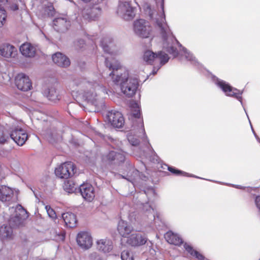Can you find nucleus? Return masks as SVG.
<instances>
[{"label": "nucleus", "instance_id": "obj_1", "mask_svg": "<svg viewBox=\"0 0 260 260\" xmlns=\"http://www.w3.org/2000/svg\"><path fill=\"white\" fill-rule=\"evenodd\" d=\"M101 46L105 53V65L110 71L109 76L115 84H119L121 92L126 96H133L139 86L137 78L129 76L128 70L122 67L119 62L115 59V56L118 54L115 46L110 37H105L101 41Z\"/></svg>", "mask_w": 260, "mask_h": 260}, {"label": "nucleus", "instance_id": "obj_2", "mask_svg": "<svg viewBox=\"0 0 260 260\" xmlns=\"http://www.w3.org/2000/svg\"><path fill=\"white\" fill-rule=\"evenodd\" d=\"M161 7L162 14L160 16V20L157 19L156 22L162 39L163 48L175 57H177L179 54L181 55H184L187 60L191 61L192 63H196L197 61L192 54L182 46L173 36L168 24L165 22L164 0H162Z\"/></svg>", "mask_w": 260, "mask_h": 260}, {"label": "nucleus", "instance_id": "obj_3", "mask_svg": "<svg viewBox=\"0 0 260 260\" xmlns=\"http://www.w3.org/2000/svg\"><path fill=\"white\" fill-rule=\"evenodd\" d=\"M103 81L98 80L86 81L85 80H75L74 83L77 85H83L85 89L84 90L83 96L87 102L95 107L103 104L101 96L108 94L107 89L103 85Z\"/></svg>", "mask_w": 260, "mask_h": 260}, {"label": "nucleus", "instance_id": "obj_4", "mask_svg": "<svg viewBox=\"0 0 260 260\" xmlns=\"http://www.w3.org/2000/svg\"><path fill=\"white\" fill-rule=\"evenodd\" d=\"M11 214L9 219V226H1V240H10L13 238L12 228L19 226L22 223V218L24 214H27L26 210L20 205H17L15 207L9 208Z\"/></svg>", "mask_w": 260, "mask_h": 260}, {"label": "nucleus", "instance_id": "obj_5", "mask_svg": "<svg viewBox=\"0 0 260 260\" xmlns=\"http://www.w3.org/2000/svg\"><path fill=\"white\" fill-rule=\"evenodd\" d=\"M28 139V135L26 131L21 128H15L10 131L5 128L2 130L1 135V144L9 143L13 140L18 145L22 146Z\"/></svg>", "mask_w": 260, "mask_h": 260}, {"label": "nucleus", "instance_id": "obj_6", "mask_svg": "<svg viewBox=\"0 0 260 260\" xmlns=\"http://www.w3.org/2000/svg\"><path fill=\"white\" fill-rule=\"evenodd\" d=\"M135 35L141 38H148L151 36L152 27L150 23L143 19H139L133 23Z\"/></svg>", "mask_w": 260, "mask_h": 260}, {"label": "nucleus", "instance_id": "obj_7", "mask_svg": "<svg viewBox=\"0 0 260 260\" xmlns=\"http://www.w3.org/2000/svg\"><path fill=\"white\" fill-rule=\"evenodd\" d=\"M76 171L77 169L74 163L68 161L56 168L55 174L59 178L67 179L74 176Z\"/></svg>", "mask_w": 260, "mask_h": 260}, {"label": "nucleus", "instance_id": "obj_8", "mask_svg": "<svg viewBox=\"0 0 260 260\" xmlns=\"http://www.w3.org/2000/svg\"><path fill=\"white\" fill-rule=\"evenodd\" d=\"M169 59L168 55L162 51L156 54L152 51L147 50L143 55V60L148 64L159 62L161 65H164L168 61Z\"/></svg>", "mask_w": 260, "mask_h": 260}, {"label": "nucleus", "instance_id": "obj_9", "mask_svg": "<svg viewBox=\"0 0 260 260\" xmlns=\"http://www.w3.org/2000/svg\"><path fill=\"white\" fill-rule=\"evenodd\" d=\"M216 84L222 89L226 95L236 98L242 104L241 95L242 91H240L237 88H234L226 82L217 79L215 81Z\"/></svg>", "mask_w": 260, "mask_h": 260}, {"label": "nucleus", "instance_id": "obj_10", "mask_svg": "<svg viewBox=\"0 0 260 260\" xmlns=\"http://www.w3.org/2000/svg\"><path fill=\"white\" fill-rule=\"evenodd\" d=\"M117 14L126 20H130L135 16V9L132 7L128 2H124L119 3L117 10Z\"/></svg>", "mask_w": 260, "mask_h": 260}, {"label": "nucleus", "instance_id": "obj_11", "mask_svg": "<svg viewBox=\"0 0 260 260\" xmlns=\"http://www.w3.org/2000/svg\"><path fill=\"white\" fill-rule=\"evenodd\" d=\"M102 12V8L98 5H95L92 7H85L82 11V15L86 20H94L101 15Z\"/></svg>", "mask_w": 260, "mask_h": 260}, {"label": "nucleus", "instance_id": "obj_12", "mask_svg": "<svg viewBox=\"0 0 260 260\" xmlns=\"http://www.w3.org/2000/svg\"><path fill=\"white\" fill-rule=\"evenodd\" d=\"M15 84L20 90L26 91L31 89L32 84L28 76L23 73L18 74L15 77Z\"/></svg>", "mask_w": 260, "mask_h": 260}, {"label": "nucleus", "instance_id": "obj_13", "mask_svg": "<svg viewBox=\"0 0 260 260\" xmlns=\"http://www.w3.org/2000/svg\"><path fill=\"white\" fill-rule=\"evenodd\" d=\"M107 118L111 125L115 127H121L124 123L122 114L117 111H109L107 114Z\"/></svg>", "mask_w": 260, "mask_h": 260}, {"label": "nucleus", "instance_id": "obj_14", "mask_svg": "<svg viewBox=\"0 0 260 260\" xmlns=\"http://www.w3.org/2000/svg\"><path fill=\"white\" fill-rule=\"evenodd\" d=\"M77 242L80 247L87 249L92 245V239L90 233L87 232H81L77 236Z\"/></svg>", "mask_w": 260, "mask_h": 260}, {"label": "nucleus", "instance_id": "obj_15", "mask_svg": "<svg viewBox=\"0 0 260 260\" xmlns=\"http://www.w3.org/2000/svg\"><path fill=\"white\" fill-rule=\"evenodd\" d=\"M79 190L82 197L89 202L92 201L95 196L93 186L88 183H83L79 187Z\"/></svg>", "mask_w": 260, "mask_h": 260}, {"label": "nucleus", "instance_id": "obj_16", "mask_svg": "<svg viewBox=\"0 0 260 260\" xmlns=\"http://www.w3.org/2000/svg\"><path fill=\"white\" fill-rule=\"evenodd\" d=\"M147 238L139 233H134L127 237L126 243L132 246H139L146 243Z\"/></svg>", "mask_w": 260, "mask_h": 260}, {"label": "nucleus", "instance_id": "obj_17", "mask_svg": "<svg viewBox=\"0 0 260 260\" xmlns=\"http://www.w3.org/2000/svg\"><path fill=\"white\" fill-rule=\"evenodd\" d=\"M15 200L11 188L6 186H1V202H6L9 205L15 202Z\"/></svg>", "mask_w": 260, "mask_h": 260}, {"label": "nucleus", "instance_id": "obj_18", "mask_svg": "<svg viewBox=\"0 0 260 260\" xmlns=\"http://www.w3.org/2000/svg\"><path fill=\"white\" fill-rule=\"evenodd\" d=\"M53 27L57 31L64 32L68 29L70 25V21L66 18H57L54 19L53 21Z\"/></svg>", "mask_w": 260, "mask_h": 260}, {"label": "nucleus", "instance_id": "obj_19", "mask_svg": "<svg viewBox=\"0 0 260 260\" xmlns=\"http://www.w3.org/2000/svg\"><path fill=\"white\" fill-rule=\"evenodd\" d=\"M52 60L55 64L61 67L66 68L70 64L69 59L60 52H57L53 54Z\"/></svg>", "mask_w": 260, "mask_h": 260}, {"label": "nucleus", "instance_id": "obj_20", "mask_svg": "<svg viewBox=\"0 0 260 260\" xmlns=\"http://www.w3.org/2000/svg\"><path fill=\"white\" fill-rule=\"evenodd\" d=\"M20 51L22 54L26 57H34L36 53V48L29 43H25L20 47Z\"/></svg>", "mask_w": 260, "mask_h": 260}, {"label": "nucleus", "instance_id": "obj_21", "mask_svg": "<svg viewBox=\"0 0 260 260\" xmlns=\"http://www.w3.org/2000/svg\"><path fill=\"white\" fill-rule=\"evenodd\" d=\"M117 230L123 237H126L133 231V228L127 222L120 220L118 224Z\"/></svg>", "mask_w": 260, "mask_h": 260}, {"label": "nucleus", "instance_id": "obj_22", "mask_svg": "<svg viewBox=\"0 0 260 260\" xmlns=\"http://www.w3.org/2000/svg\"><path fill=\"white\" fill-rule=\"evenodd\" d=\"M98 248L99 250L107 253L110 252L113 248L112 242L109 239H101L96 242Z\"/></svg>", "mask_w": 260, "mask_h": 260}, {"label": "nucleus", "instance_id": "obj_23", "mask_svg": "<svg viewBox=\"0 0 260 260\" xmlns=\"http://www.w3.org/2000/svg\"><path fill=\"white\" fill-rule=\"evenodd\" d=\"M62 217L67 226L72 228L76 226L77 218L74 213L71 212L63 213Z\"/></svg>", "mask_w": 260, "mask_h": 260}, {"label": "nucleus", "instance_id": "obj_24", "mask_svg": "<svg viewBox=\"0 0 260 260\" xmlns=\"http://www.w3.org/2000/svg\"><path fill=\"white\" fill-rule=\"evenodd\" d=\"M125 152L122 150L112 151L109 152L108 158L109 160L115 161L116 162H123L125 158Z\"/></svg>", "mask_w": 260, "mask_h": 260}, {"label": "nucleus", "instance_id": "obj_25", "mask_svg": "<svg viewBox=\"0 0 260 260\" xmlns=\"http://www.w3.org/2000/svg\"><path fill=\"white\" fill-rule=\"evenodd\" d=\"M44 94L47 96L49 100L53 102L59 101L61 96L54 87H51L44 91Z\"/></svg>", "mask_w": 260, "mask_h": 260}, {"label": "nucleus", "instance_id": "obj_26", "mask_svg": "<svg viewBox=\"0 0 260 260\" xmlns=\"http://www.w3.org/2000/svg\"><path fill=\"white\" fill-rule=\"evenodd\" d=\"M165 238L167 241L171 244L179 245L182 243V240L179 236L171 231L166 233Z\"/></svg>", "mask_w": 260, "mask_h": 260}, {"label": "nucleus", "instance_id": "obj_27", "mask_svg": "<svg viewBox=\"0 0 260 260\" xmlns=\"http://www.w3.org/2000/svg\"><path fill=\"white\" fill-rule=\"evenodd\" d=\"M16 50L12 45L8 44H4L1 46V56L5 57H10L15 54Z\"/></svg>", "mask_w": 260, "mask_h": 260}, {"label": "nucleus", "instance_id": "obj_28", "mask_svg": "<svg viewBox=\"0 0 260 260\" xmlns=\"http://www.w3.org/2000/svg\"><path fill=\"white\" fill-rule=\"evenodd\" d=\"M77 186L73 181L68 180L64 182L63 188L68 193H73L76 191Z\"/></svg>", "mask_w": 260, "mask_h": 260}, {"label": "nucleus", "instance_id": "obj_29", "mask_svg": "<svg viewBox=\"0 0 260 260\" xmlns=\"http://www.w3.org/2000/svg\"><path fill=\"white\" fill-rule=\"evenodd\" d=\"M131 108L134 117L139 118L140 116V110L139 104L137 103H134L132 104Z\"/></svg>", "mask_w": 260, "mask_h": 260}, {"label": "nucleus", "instance_id": "obj_30", "mask_svg": "<svg viewBox=\"0 0 260 260\" xmlns=\"http://www.w3.org/2000/svg\"><path fill=\"white\" fill-rule=\"evenodd\" d=\"M143 209L146 210V215L150 217L151 220L154 219V210L148 204H146Z\"/></svg>", "mask_w": 260, "mask_h": 260}, {"label": "nucleus", "instance_id": "obj_31", "mask_svg": "<svg viewBox=\"0 0 260 260\" xmlns=\"http://www.w3.org/2000/svg\"><path fill=\"white\" fill-rule=\"evenodd\" d=\"M122 260H134L132 254L128 250H124L121 252Z\"/></svg>", "mask_w": 260, "mask_h": 260}, {"label": "nucleus", "instance_id": "obj_32", "mask_svg": "<svg viewBox=\"0 0 260 260\" xmlns=\"http://www.w3.org/2000/svg\"><path fill=\"white\" fill-rule=\"evenodd\" d=\"M127 140L130 144L133 146H136L139 144V140L132 133L127 135Z\"/></svg>", "mask_w": 260, "mask_h": 260}, {"label": "nucleus", "instance_id": "obj_33", "mask_svg": "<svg viewBox=\"0 0 260 260\" xmlns=\"http://www.w3.org/2000/svg\"><path fill=\"white\" fill-rule=\"evenodd\" d=\"M45 209L47 212L48 216L54 219L56 218V215L54 210L50 207L49 206H46Z\"/></svg>", "mask_w": 260, "mask_h": 260}, {"label": "nucleus", "instance_id": "obj_34", "mask_svg": "<svg viewBox=\"0 0 260 260\" xmlns=\"http://www.w3.org/2000/svg\"><path fill=\"white\" fill-rule=\"evenodd\" d=\"M168 170L170 172H171V173H172L173 174L178 175H183V176H185L187 174V173L185 172L177 170L175 168H174L172 167H168Z\"/></svg>", "mask_w": 260, "mask_h": 260}, {"label": "nucleus", "instance_id": "obj_35", "mask_svg": "<svg viewBox=\"0 0 260 260\" xmlns=\"http://www.w3.org/2000/svg\"><path fill=\"white\" fill-rule=\"evenodd\" d=\"M143 9L145 11V12L148 13L149 15V16L151 18H152V16L153 15V13L152 11L151 10L150 6H149L148 4H145L143 6Z\"/></svg>", "mask_w": 260, "mask_h": 260}, {"label": "nucleus", "instance_id": "obj_36", "mask_svg": "<svg viewBox=\"0 0 260 260\" xmlns=\"http://www.w3.org/2000/svg\"><path fill=\"white\" fill-rule=\"evenodd\" d=\"M141 131L143 135L144 136V142L145 144L147 145V147H148L150 145V144L149 143L148 140H147V137H146V136H145V130L144 128V125H143V123H142L141 124Z\"/></svg>", "mask_w": 260, "mask_h": 260}, {"label": "nucleus", "instance_id": "obj_37", "mask_svg": "<svg viewBox=\"0 0 260 260\" xmlns=\"http://www.w3.org/2000/svg\"><path fill=\"white\" fill-rule=\"evenodd\" d=\"M96 135H97L98 136L101 137L102 139H103L104 140H107V139H110L111 138L108 136H105L103 134H102L100 133L96 132Z\"/></svg>", "mask_w": 260, "mask_h": 260}, {"label": "nucleus", "instance_id": "obj_38", "mask_svg": "<svg viewBox=\"0 0 260 260\" xmlns=\"http://www.w3.org/2000/svg\"><path fill=\"white\" fill-rule=\"evenodd\" d=\"M255 202L257 208L260 211V196H258L256 198Z\"/></svg>", "mask_w": 260, "mask_h": 260}, {"label": "nucleus", "instance_id": "obj_39", "mask_svg": "<svg viewBox=\"0 0 260 260\" xmlns=\"http://www.w3.org/2000/svg\"><path fill=\"white\" fill-rule=\"evenodd\" d=\"M48 10L49 11V12H47L46 10L47 14L48 15H52L53 7H52V6L51 4H50L49 6H48Z\"/></svg>", "mask_w": 260, "mask_h": 260}, {"label": "nucleus", "instance_id": "obj_40", "mask_svg": "<svg viewBox=\"0 0 260 260\" xmlns=\"http://www.w3.org/2000/svg\"><path fill=\"white\" fill-rule=\"evenodd\" d=\"M1 17L3 15H4V17H3V20L5 21L7 17L6 12L5 10L3 9L2 8H1Z\"/></svg>", "mask_w": 260, "mask_h": 260}, {"label": "nucleus", "instance_id": "obj_41", "mask_svg": "<svg viewBox=\"0 0 260 260\" xmlns=\"http://www.w3.org/2000/svg\"><path fill=\"white\" fill-rule=\"evenodd\" d=\"M11 9L13 10V11H16V10L18 9V6L16 4H13L11 6Z\"/></svg>", "mask_w": 260, "mask_h": 260}, {"label": "nucleus", "instance_id": "obj_42", "mask_svg": "<svg viewBox=\"0 0 260 260\" xmlns=\"http://www.w3.org/2000/svg\"><path fill=\"white\" fill-rule=\"evenodd\" d=\"M162 65L160 63L159 66H158V67L157 68H154V69L152 71V74L153 75H155L156 73H157V71L158 70V69L160 68V67Z\"/></svg>", "mask_w": 260, "mask_h": 260}, {"label": "nucleus", "instance_id": "obj_43", "mask_svg": "<svg viewBox=\"0 0 260 260\" xmlns=\"http://www.w3.org/2000/svg\"><path fill=\"white\" fill-rule=\"evenodd\" d=\"M133 215H134L133 213H131V214H129V219L131 220L132 222L133 221ZM134 220H136L135 218H134Z\"/></svg>", "mask_w": 260, "mask_h": 260}, {"label": "nucleus", "instance_id": "obj_44", "mask_svg": "<svg viewBox=\"0 0 260 260\" xmlns=\"http://www.w3.org/2000/svg\"><path fill=\"white\" fill-rule=\"evenodd\" d=\"M233 186H234L235 187H236V188H239V189H243V188H244V187H242V186H240V185H233Z\"/></svg>", "mask_w": 260, "mask_h": 260}, {"label": "nucleus", "instance_id": "obj_45", "mask_svg": "<svg viewBox=\"0 0 260 260\" xmlns=\"http://www.w3.org/2000/svg\"><path fill=\"white\" fill-rule=\"evenodd\" d=\"M13 146L12 145H10L7 151L8 152H10L13 149Z\"/></svg>", "mask_w": 260, "mask_h": 260}, {"label": "nucleus", "instance_id": "obj_46", "mask_svg": "<svg viewBox=\"0 0 260 260\" xmlns=\"http://www.w3.org/2000/svg\"><path fill=\"white\" fill-rule=\"evenodd\" d=\"M251 128H252V127H251ZM252 131H253V134H254V135L255 137H256V138L257 139V140L259 142H260V140H259V138H258V137L256 136V134L255 133V132H254V130L253 129V128H252Z\"/></svg>", "mask_w": 260, "mask_h": 260}, {"label": "nucleus", "instance_id": "obj_47", "mask_svg": "<svg viewBox=\"0 0 260 260\" xmlns=\"http://www.w3.org/2000/svg\"><path fill=\"white\" fill-rule=\"evenodd\" d=\"M78 43H79V44H80H80H81H81L83 45V44H84V40H80V41H79L78 42Z\"/></svg>", "mask_w": 260, "mask_h": 260}, {"label": "nucleus", "instance_id": "obj_48", "mask_svg": "<svg viewBox=\"0 0 260 260\" xmlns=\"http://www.w3.org/2000/svg\"><path fill=\"white\" fill-rule=\"evenodd\" d=\"M133 173L136 175H138L140 174L138 170L134 171Z\"/></svg>", "mask_w": 260, "mask_h": 260}, {"label": "nucleus", "instance_id": "obj_49", "mask_svg": "<svg viewBox=\"0 0 260 260\" xmlns=\"http://www.w3.org/2000/svg\"><path fill=\"white\" fill-rule=\"evenodd\" d=\"M106 74L105 72H104V73H103L102 74V75H101V76H102V77H105V76H106Z\"/></svg>", "mask_w": 260, "mask_h": 260}, {"label": "nucleus", "instance_id": "obj_50", "mask_svg": "<svg viewBox=\"0 0 260 260\" xmlns=\"http://www.w3.org/2000/svg\"><path fill=\"white\" fill-rule=\"evenodd\" d=\"M136 178H134V179L131 180V181L134 184V182L136 181Z\"/></svg>", "mask_w": 260, "mask_h": 260}, {"label": "nucleus", "instance_id": "obj_51", "mask_svg": "<svg viewBox=\"0 0 260 260\" xmlns=\"http://www.w3.org/2000/svg\"><path fill=\"white\" fill-rule=\"evenodd\" d=\"M6 172H7V173L10 172V169H7H7H6Z\"/></svg>", "mask_w": 260, "mask_h": 260}, {"label": "nucleus", "instance_id": "obj_52", "mask_svg": "<svg viewBox=\"0 0 260 260\" xmlns=\"http://www.w3.org/2000/svg\"><path fill=\"white\" fill-rule=\"evenodd\" d=\"M59 139H60V138L59 137H57L55 138V140L58 141V140H59Z\"/></svg>", "mask_w": 260, "mask_h": 260}, {"label": "nucleus", "instance_id": "obj_53", "mask_svg": "<svg viewBox=\"0 0 260 260\" xmlns=\"http://www.w3.org/2000/svg\"><path fill=\"white\" fill-rule=\"evenodd\" d=\"M38 260H47V259H39Z\"/></svg>", "mask_w": 260, "mask_h": 260}, {"label": "nucleus", "instance_id": "obj_54", "mask_svg": "<svg viewBox=\"0 0 260 260\" xmlns=\"http://www.w3.org/2000/svg\"><path fill=\"white\" fill-rule=\"evenodd\" d=\"M1 25H3V21H1Z\"/></svg>", "mask_w": 260, "mask_h": 260}, {"label": "nucleus", "instance_id": "obj_55", "mask_svg": "<svg viewBox=\"0 0 260 260\" xmlns=\"http://www.w3.org/2000/svg\"><path fill=\"white\" fill-rule=\"evenodd\" d=\"M1 170H2L3 171V170H4V168H3V167L2 168V167H1Z\"/></svg>", "mask_w": 260, "mask_h": 260}, {"label": "nucleus", "instance_id": "obj_56", "mask_svg": "<svg viewBox=\"0 0 260 260\" xmlns=\"http://www.w3.org/2000/svg\"><path fill=\"white\" fill-rule=\"evenodd\" d=\"M79 47L80 48H82V46H79Z\"/></svg>", "mask_w": 260, "mask_h": 260}, {"label": "nucleus", "instance_id": "obj_57", "mask_svg": "<svg viewBox=\"0 0 260 260\" xmlns=\"http://www.w3.org/2000/svg\"><path fill=\"white\" fill-rule=\"evenodd\" d=\"M259 260H260V259H259Z\"/></svg>", "mask_w": 260, "mask_h": 260}]
</instances>
